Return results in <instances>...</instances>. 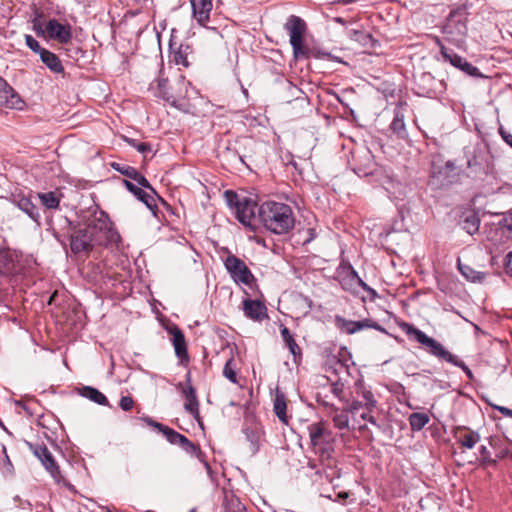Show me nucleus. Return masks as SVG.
Returning a JSON list of instances; mask_svg holds the SVG:
<instances>
[{"label":"nucleus","instance_id":"412c9836","mask_svg":"<svg viewBox=\"0 0 512 512\" xmlns=\"http://www.w3.org/2000/svg\"><path fill=\"white\" fill-rule=\"evenodd\" d=\"M14 204L23 211L31 220L36 223H40V213L37 206L32 202V200L25 195H15L13 199Z\"/></svg>","mask_w":512,"mask_h":512},{"label":"nucleus","instance_id":"4c0bfd02","mask_svg":"<svg viewBox=\"0 0 512 512\" xmlns=\"http://www.w3.org/2000/svg\"><path fill=\"white\" fill-rule=\"evenodd\" d=\"M348 412L346 410H344L343 412H341L340 414H336L334 417H333V423H334V426L340 430H343V429H346L348 428V425H349V418H348Z\"/></svg>","mask_w":512,"mask_h":512},{"label":"nucleus","instance_id":"ddd939ff","mask_svg":"<svg viewBox=\"0 0 512 512\" xmlns=\"http://www.w3.org/2000/svg\"><path fill=\"white\" fill-rule=\"evenodd\" d=\"M46 36L61 44H66L72 39V28L70 24H62L57 19H50L45 22Z\"/></svg>","mask_w":512,"mask_h":512},{"label":"nucleus","instance_id":"423d86ee","mask_svg":"<svg viewBox=\"0 0 512 512\" xmlns=\"http://www.w3.org/2000/svg\"><path fill=\"white\" fill-rule=\"evenodd\" d=\"M312 447L320 452L322 458H329L334 451L333 434L322 422L312 423L307 427Z\"/></svg>","mask_w":512,"mask_h":512},{"label":"nucleus","instance_id":"e433bc0d","mask_svg":"<svg viewBox=\"0 0 512 512\" xmlns=\"http://www.w3.org/2000/svg\"><path fill=\"white\" fill-rule=\"evenodd\" d=\"M220 155L228 161L238 160L241 163H244L243 157L238 153V151L228 145L223 151H221Z\"/></svg>","mask_w":512,"mask_h":512},{"label":"nucleus","instance_id":"f3484780","mask_svg":"<svg viewBox=\"0 0 512 512\" xmlns=\"http://www.w3.org/2000/svg\"><path fill=\"white\" fill-rule=\"evenodd\" d=\"M242 304L244 315L253 321L261 322L268 317L267 308L261 301L247 298L243 300Z\"/></svg>","mask_w":512,"mask_h":512},{"label":"nucleus","instance_id":"f03ea898","mask_svg":"<svg viewBox=\"0 0 512 512\" xmlns=\"http://www.w3.org/2000/svg\"><path fill=\"white\" fill-rule=\"evenodd\" d=\"M257 218L267 231L275 235L289 233L296 221L291 206L276 201L263 202L258 207Z\"/></svg>","mask_w":512,"mask_h":512},{"label":"nucleus","instance_id":"5701e85b","mask_svg":"<svg viewBox=\"0 0 512 512\" xmlns=\"http://www.w3.org/2000/svg\"><path fill=\"white\" fill-rule=\"evenodd\" d=\"M175 43L170 40V50L172 53L173 61L177 65H182L183 67H189L190 63L188 61V56L192 53V47L188 43H181L175 49Z\"/></svg>","mask_w":512,"mask_h":512},{"label":"nucleus","instance_id":"a211bd4d","mask_svg":"<svg viewBox=\"0 0 512 512\" xmlns=\"http://www.w3.org/2000/svg\"><path fill=\"white\" fill-rule=\"evenodd\" d=\"M453 434L457 443L467 449L474 448V446L480 441L479 433L466 426H457L454 429Z\"/></svg>","mask_w":512,"mask_h":512},{"label":"nucleus","instance_id":"c85d7f7f","mask_svg":"<svg viewBox=\"0 0 512 512\" xmlns=\"http://www.w3.org/2000/svg\"><path fill=\"white\" fill-rule=\"evenodd\" d=\"M390 130L393 134L396 135L398 139H406L408 136L406 125L404 122V114L400 110H396L394 113V118L389 126Z\"/></svg>","mask_w":512,"mask_h":512},{"label":"nucleus","instance_id":"bb28decb","mask_svg":"<svg viewBox=\"0 0 512 512\" xmlns=\"http://www.w3.org/2000/svg\"><path fill=\"white\" fill-rule=\"evenodd\" d=\"M457 267L462 276L473 283H482L487 275L485 272L477 271L471 266L461 263L459 259L457 262Z\"/></svg>","mask_w":512,"mask_h":512},{"label":"nucleus","instance_id":"6e6552de","mask_svg":"<svg viewBox=\"0 0 512 512\" xmlns=\"http://www.w3.org/2000/svg\"><path fill=\"white\" fill-rule=\"evenodd\" d=\"M224 266L231 278L236 283L252 287L256 279L245 262L233 254H229L224 260Z\"/></svg>","mask_w":512,"mask_h":512},{"label":"nucleus","instance_id":"20e7f679","mask_svg":"<svg viewBox=\"0 0 512 512\" xmlns=\"http://www.w3.org/2000/svg\"><path fill=\"white\" fill-rule=\"evenodd\" d=\"M141 420L144 421L148 426L161 432L170 444L180 446L186 453L201 460L203 453L200 447L191 442L185 435H182L174 429L155 421L149 416H143Z\"/></svg>","mask_w":512,"mask_h":512},{"label":"nucleus","instance_id":"69168bd1","mask_svg":"<svg viewBox=\"0 0 512 512\" xmlns=\"http://www.w3.org/2000/svg\"><path fill=\"white\" fill-rule=\"evenodd\" d=\"M165 83H167V80H162V81L160 82V85H164Z\"/></svg>","mask_w":512,"mask_h":512},{"label":"nucleus","instance_id":"e2e57ef3","mask_svg":"<svg viewBox=\"0 0 512 512\" xmlns=\"http://www.w3.org/2000/svg\"><path fill=\"white\" fill-rule=\"evenodd\" d=\"M335 21L338 22V23H343L344 22V20L342 18H340V17L336 18Z\"/></svg>","mask_w":512,"mask_h":512},{"label":"nucleus","instance_id":"de8ad7c7","mask_svg":"<svg viewBox=\"0 0 512 512\" xmlns=\"http://www.w3.org/2000/svg\"><path fill=\"white\" fill-rule=\"evenodd\" d=\"M479 453L481 455V458H482V461L484 463H491V462H494L492 459H491V454H490V451L488 450V448L484 445H482L480 448H479Z\"/></svg>","mask_w":512,"mask_h":512},{"label":"nucleus","instance_id":"680f3d73","mask_svg":"<svg viewBox=\"0 0 512 512\" xmlns=\"http://www.w3.org/2000/svg\"><path fill=\"white\" fill-rule=\"evenodd\" d=\"M370 412H371V411H368V412H364V413H362V414H361V418H362L363 420H366V421H367V418H369V416H371V415L369 414Z\"/></svg>","mask_w":512,"mask_h":512},{"label":"nucleus","instance_id":"c9c22d12","mask_svg":"<svg viewBox=\"0 0 512 512\" xmlns=\"http://www.w3.org/2000/svg\"><path fill=\"white\" fill-rule=\"evenodd\" d=\"M280 332H281L282 339L285 342V344L288 347L291 354L294 356L300 355L301 349L299 348L295 339L293 338L292 334L290 333V330L287 327L282 326Z\"/></svg>","mask_w":512,"mask_h":512},{"label":"nucleus","instance_id":"a19ab883","mask_svg":"<svg viewBox=\"0 0 512 512\" xmlns=\"http://www.w3.org/2000/svg\"><path fill=\"white\" fill-rule=\"evenodd\" d=\"M25 43L26 45L35 53L41 55L42 51L46 49L41 47L39 42L32 35H25Z\"/></svg>","mask_w":512,"mask_h":512},{"label":"nucleus","instance_id":"7c9ffc66","mask_svg":"<svg viewBox=\"0 0 512 512\" xmlns=\"http://www.w3.org/2000/svg\"><path fill=\"white\" fill-rule=\"evenodd\" d=\"M273 408H274V412H275L276 416L279 418V420L282 421L283 423H287L288 417H287V413H286V410H287L286 397L279 390H277L275 393Z\"/></svg>","mask_w":512,"mask_h":512},{"label":"nucleus","instance_id":"9d476101","mask_svg":"<svg viewBox=\"0 0 512 512\" xmlns=\"http://www.w3.org/2000/svg\"><path fill=\"white\" fill-rule=\"evenodd\" d=\"M335 325L340 331L348 335L355 334L364 329H375L377 331L387 334V330L378 322L374 321L371 318H364L362 320L353 321L347 320L346 318L340 315H336Z\"/></svg>","mask_w":512,"mask_h":512},{"label":"nucleus","instance_id":"b1692460","mask_svg":"<svg viewBox=\"0 0 512 512\" xmlns=\"http://www.w3.org/2000/svg\"><path fill=\"white\" fill-rule=\"evenodd\" d=\"M358 158L361 159L363 162L359 166L354 168V171L358 175L368 176L374 173L375 170V162H374V156L372 155L371 151L368 149L362 150Z\"/></svg>","mask_w":512,"mask_h":512},{"label":"nucleus","instance_id":"473e14b6","mask_svg":"<svg viewBox=\"0 0 512 512\" xmlns=\"http://www.w3.org/2000/svg\"><path fill=\"white\" fill-rule=\"evenodd\" d=\"M430 421L428 414L414 412L408 417V422L412 431L422 430Z\"/></svg>","mask_w":512,"mask_h":512},{"label":"nucleus","instance_id":"052dcab7","mask_svg":"<svg viewBox=\"0 0 512 512\" xmlns=\"http://www.w3.org/2000/svg\"><path fill=\"white\" fill-rule=\"evenodd\" d=\"M8 250L7 247H3L0 245V258L3 257V255L5 254V252Z\"/></svg>","mask_w":512,"mask_h":512},{"label":"nucleus","instance_id":"72a5a7b5","mask_svg":"<svg viewBox=\"0 0 512 512\" xmlns=\"http://www.w3.org/2000/svg\"><path fill=\"white\" fill-rule=\"evenodd\" d=\"M480 226V218L476 213L467 214L462 221V228L469 234L473 235L478 232Z\"/></svg>","mask_w":512,"mask_h":512},{"label":"nucleus","instance_id":"864d4df0","mask_svg":"<svg viewBox=\"0 0 512 512\" xmlns=\"http://www.w3.org/2000/svg\"><path fill=\"white\" fill-rule=\"evenodd\" d=\"M490 406L493 409L499 411L502 415H504L506 417H510V415H511L512 409H510V408H507V407H504V406L495 405V404H490Z\"/></svg>","mask_w":512,"mask_h":512},{"label":"nucleus","instance_id":"603ef678","mask_svg":"<svg viewBox=\"0 0 512 512\" xmlns=\"http://www.w3.org/2000/svg\"><path fill=\"white\" fill-rule=\"evenodd\" d=\"M352 280H354L356 282V285L359 286V287H362L365 291H368V288H371L370 286H368L360 277L359 275L357 274V272L352 269Z\"/></svg>","mask_w":512,"mask_h":512},{"label":"nucleus","instance_id":"a878e982","mask_svg":"<svg viewBox=\"0 0 512 512\" xmlns=\"http://www.w3.org/2000/svg\"><path fill=\"white\" fill-rule=\"evenodd\" d=\"M40 59L51 72L56 74L64 73L62 62L55 53L46 49L42 51Z\"/></svg>","mask_w":512,"mask_h":512},{"label":"nucleus","instance_id":"f257e3e1","mask_svg":"<svg viewBox=\"0 0 512 512\" xmlns=\"http://www.w3.org/2000/svg\"><path fill=\"white\" fill-rule=\"evenodd\" d=\"M91 219L85 228H73L70 234V249L73 254L89 253L95 245L116 244L120 235L114 229L108 214L97 205L90 208Z\"/></svg>","mask_w":512,"mask_h":512},{"label":"nucleus","instance_id":"338daca9","mask_svg":"<svg viewBox=\"0 0 512 512\" xmlns=\"http://www.w3.org/2000/svg\"><path fill=\"white\" fill-rule=\"evenodd\" d=\"M341 498H344V497H347V494L345 493L344 495H340Z\"/></svg>","mask_w":512,"mask_h":512},{"label":"nucleus","instance_id":"f8f14e48","mask_svg":"<svg viewBox=\"0 0 512 512\" xmlns=\"http://www.w3.org/2000/svg\"><path fill=\"white\" fill-rule=\"evenodd\" d=\"M186 381L188 383L187 386H184L183 383H178L177 385V389L181 391L183 397L186 400L184 403V409L193 416V418L199 423L200 426H202L199 413V401L196 395V390L191 385L190 373H187Z\"/></svg>","mask_w":512,"mask_h":512},{"label":"nucleus","instance_id":"49530a36","mask_svg":"<svg viewBox=\"0 0 512 512\" xmlns=\"http://www.w3.org/2000/svg\"><path fill=\"white\" fill-rule=\"evenodd\" d=\"M361 408H365L364 402L360 400H353L345 410L347 412L356 413Z\"/></svg>","mask_w":512,"mask_h":512},{"label":"nucleus","instance_id":"6e6d98bb","mask_svg":"<svg viewBox=\"0 0 512 512\" xmlns=\"http://www.w3.org/2000/svg\"><path fill=\"white\" fill-rule=\"evenodd\" d=\"M368 294L371 301L375 300L378 297V293L373 288H368Z\"/></svg>","mask_w":512,"mask_h":512},{"label":"nucleus","instance_id":"9b49d317","mask_svg":"<svg viewBox=\"0 0 512 512\" xmlns=\"http://www.w3.org/2000/svg\"><path fill=\"white\" fill-rule=\"evenodd\" d=\"M34 455L41 461L45 469L50 473L56 483H64V477L61 474L58 464L56 463L51 452L44 444L31 445Z\"/></svg>","mask_w":512,"mask_h":512},{"label":"nucleus","instance_id":"8fccbe9b","mask_svg":"<svg viewBox=\"0 0 512 512\" xmlns=\"http://www.w3.org/2000/svg\"><path fill=\"white\" fill-rule=\"evenodd\" d=\"M33 28L38 36H46L45 23H41L39 20L35 19L33 21Z\"/></svg>","mask_w":512,"mask_h":512},{"label":"nucleus","instance_id":"6ab92c4d","mask_svg":"<svg viewBox=\"0 0 512 512\" xmlns=\"http://www.w3.org/2000/svg\"><path fill=\"white\" fill-rule=\"evenodd\" d=\"M112 167L122 175L135 181L139 186L146 188L155 194V189L151 186L145 176L142 175L136 168L128 165H121L119 163H113Z\"/></svg>","mask_w":512,"mask_h":512},{"label":"nucleus","instance_id":"0e129e2a","mask_svg":"<svg viewBox=\"0 0 512 512\" xmlns=\"http://www.w3.org/2000/svg\"><path fill=\"white\" fill-rule=\"evenodd\" d=\"M136 3L141 4L144 3L146 0H134Z\"/></svg>","mask_w":512,"mask_h":512},{"label":"nucleus","instance_id":"4be33fe9","mask_svg":"<svg viewBox=\"0 0 512 512\" xmlns=\"http://www.w3.org/2000/svg\"><path fill=\"white\" fill-rule=\"evenodd\" d=\"M172 335V343L175 350V355L183 363L189 360L187 344L183 332L177 327H173L169 331Z\"/></svg>","mask_w":512,"mask_h":512},{"label":"nucleus","instance_id":"cd10ccee","mask_svg":"<svg viewBox=\"0 0 512 512\" xmlns=\"http://www.w3.org/2000/svg\"><path fill=\"white\" fill-rule=\"evenodd\" d=\"M348 36L351 40L358 42L363 47L373 48L378 43L372 34L364 30L351 29L348 31Z\"/></svg>","mask_w":512,"mask_h":512},{"label":"nucleus","instance_id":"79ce46f5","mask_svg":"<svg viewBox=\"0 0 512 512\" xmlns=\"http://www.w3.org/2000/svg\"><path fill=\"white\" fill-rule=\"evenodd\" d=\"M126 141L134 147L138 152L145 154L146 152L151 151V145L146 142H137L135 139L132 138H126Z\"/></svg>","mask_w":512,"mask_h":512},{"label":"nucleus","instance_id":"0eeeda50","mask_svg":"<svg viewBox=\"0 0 512 512\" xmlns=\"http://www.w3.org/2000/svg\"><path fill=\"white\" fill-rule=\"evenodd\" d=\"M458 176V171L453 161L443 162L434 160L431 167V184L442 188L452 184Z\"/></svg>","mask_w":512,"mask_h":512},{"label":"nucleus","instance_id":"2f4dec72","mask_svg":"<svg viewBox=\"0 0 512 512\" xmlns=\"http://www.w3.org/2000/svg\"><path fill=\"white\" fill-rule=\"evenodd\" d=\"M81 395L99 405H104V406L109 405L107 397L102 392H100L98 389H96L94 387L84 386L81 389Z\"/></svg>","mask_w":512,"mask_h":512},{"label":"nucleus","instance_id":"4d7b16f0","mask_svg":"<svg viewBox=\"0 0 512 512\" xmlns=\"http://www.w3.org/2000/svg\"><path fill=\"white\" fill-rule=\"evenodd\" d=\"M317 401L318 403L322 404L325 407H331L335 411L337 410V408H335L333 404H329L327 401L321 400L319 397L317 398Z\"/></svg>","mask_w":512,"mask_h":512},{"label":"nucleus","instance_id":"5fc2aeb1","mask_svg":"<svg viewBox=\"0 0 512 512\" xmlns=\"http://www.w3.org/2000/svg\"><path fill=\"white\" fill-rule=\"evenodd\" d=\"M505 267L507 272L512 276V251L509 252L506 256Z\"/></svg>","mask_w":512,"mask_h":512},{"label":"nucleus","instance_id":"c756f323","mask_svg":"<svg viewBox=\"0 0 512 512\" xmlns=\"http://www.w3.org/2000/svg\"><path fill=\"white\" fill-rule=\"evenodd\" d=\"M356 393L358 396L362 398L364 402V406L367 411H372L377 404V401L374 398L373 393L364 387V384L361 381L356 382Z\"/></svg>","mask_w":512,"mask_h":512},{"label":"nucleus","instance_id":"7ed1b4c3","mask_svg":"<svg viewBox=\"0 0 512 512\" xmlns=\"http://www.w3.org/2000/svg\"><path fill=\"white\" fill-rule=\"evenodd\" d=\"M401 329L409 338H412L421 344L431 356L437 358L440 361H444L461 368L470 380L474 379V375L471 369L462 360L458 359L456 355L448 351L436 339L428 336L422 330L418 329L410 323H403L401 325Z\"/></svg>","mask_w":512,"mask_h":512},{"label":"nucleus","instance_id":"dca6fc26","mask_svg":"<svg viewBox=\"0 0 512 512\" xmlns=\"http://www.w3.org/2000/svg\"><path fill=\"white\" fill-rule=\"evenodd\" d=\"M0 104L8 108H20L23 101L19 94L0 76Z\"/></svg>","mask_w":512,"mask_h":512},{"label":"nucleus","instance_id":"4468645a","mask_svg":"<svg viewBox=\"0 0 512 512\" xmlns=\"http://www.w3.org/2000/svg\"><path fill=\"white\" fill-rule=\"evenodd\" d=\"M125 187L129 192H131L138 200L143 202L147 208L153 213V215H157L158 207L156 203V197L159 198L158 194L155 192V194L150 191H144L141 186H137L131 181L123 180Z\"/></svg>","mask_w":512,"mask_h":512},{"label":"nucleus","instance_id":"39448f33","mask_svg":"<svg viewBox=\"0 0 512 512\" xmlns=\"http://www.w3.org/2000/svg\"><path fill=\"white\" fill-rule=\"evenodd\" d=\"M285 30L290 36V44L293 49V55L295 58H308L309 50L304 46V35L307 30L305 21L296 15H291L287 19Z\"/></svg>","mask_w":512,"mask_h":512},{"label":"nucleus","instance_id":"3c124183","mask_svg":"<svg viewBox=\"0 0 512 512\" xmlns=\"http://www.w3.org/2000/svg\"><path fill=\"white\" fill-rule=\"evenodd\" d=\"M499 225L503 231H507L512 233V217H505L500 222Z\"/></svg>","mask_w":512,"mask_h":512},{"label":"nucleus","instance_id":"2eb2a0df","mask_svg":"<svg viewBox=\"0 0 512 512\" xmlns=\"http://www.w3.org/2000/svg\"><path fill=\"white\" fill-rule=\"evenodd\" d=\"M258 207L254 200L249 197H242L240 206L235 211V216L244 226H251L252 221L256 219Z\"/></svg>","mask_w":512,"mask_h":512},{"label":"nucleus","instance_id":"a18cd8bd","mask_svg":"<svg viewBox=\"0 0 512 512\" xmlns=\"http://www.w3.org/2000/svg\"><path fill=\"white\" fill-rule=\"evenodd\" d=\"M119 406L124 411H130L134 406V400L131 396H122L119 401Z\"/></svg>","mask_w":512,"mask_h":512},{"label":"nucleus","instance_id":"bf43d9fd","mask_svg":"<svg viewBox=\"0 0 512 512\" xmlns=\"http://www.w3.org/2000/svg\"><path fill=\"white\" fill-rule=\"evenodd\" d=\"M309 233H310V236H309V238H307V239L305 240V242H304V243H309L310 241H312V240H313V238H314L313 230H312V229H309Z\"/></svg>","mask_w":512,"mask_h":512},{"label":"nucleus","instance_id":"58836bf2","mask_svg":"<svg viewBox=\"0 0 512 512\" xmlns=\"http://www.w3.org/2000/svg\"><path fill=\"white\" fill-rule=\"evenodd\" d=\"M223 375L230 380L232 383L236 384L237 381V374L233 367V359L230 358L226 361L224 368H223Z\"/></svg>","mask_w":512,"mask_h":512},{"label":"nucleus","instance_id":"1a4fd4ad","mask_svg":"<svg viewBox=\"0 0 512 512\" xmlns=\"http://www.w3.org/2000/svg\"><path fill=\"white\" fill-rule=\"evenodd\" d=\"M440 54L445 62H448L467 76L475 79L485 77L476 66L468 62L464 57L458 55L453 49L443 44H440Z\"/></svg>","mask_w":512,"mask_h":512},{"label":"nucleus","instance_id":"09e8293b","mask_svg":"<svg viewBox=\"0 0 512 512\" xmlns=\"http://www.w3.org/2000/svg\"><path fill=\"white\" fill-rule=\"evenodd\" d=\"M499 134L503 141L512 148V134L506 131L503 126L499 128Z\"/></svg>","mask_w":512,"mask_h":512},{"label":"nucleus","instance_id":"ea45409f","mask_svg":"<svg viewBox=\"0 0 512 512\" xmlns=\"http://www.w3.org/2000/svg\"><path fill=\"white\" fill-rule=\"evenodd\" d=\"M225 197L228 205L234 209V211L237 210V208L240 206L242 197H240L237 193L231 190H227L225 192Z\"/></svg>","mask_w":512,"mask_h":512},{"label":"nucleus","instance_id":"aec40b11","mask_svg":"<svg viewBox=\"0 0 512 512\" xmlns=\"http://www.w3.org/2000/svg\"><path fill=\"white\" fill-rule=\"evenodd\" d=\"M193 17L197 20V22L206 26V23L209 21L210 12L212 10V1L211 0H190Z\"/></svg>","mask_w":512,"mask_h":512},{"label":"nucleus","instance_id":"13d9d810","mask_svg":"<svg viewBox=\"0 0 512 512\" xmlns=\"http://www.w3.org/2000/svg\"><path fill=\"white\" fill-rule=\"evenodd\" d=\"M367 421L369 423H371L372 425L376 426V427H380V425L377 423L376 419L374 416H369V418H367Z\"/></svg>","mask_w":512,"mask_h":512},{"label":"nucleus","instance_id":"393cba45","mask_svg":"<svg viewBox=\"0 0 512 512\" xmlns=\"http://www.w3.org/2000/svg\"><path fill=\"white\" fill-rule=\"evenodd\" d=\"M18 255L8 248L3 257L0 258V275L8 276L16 271Z\"/></svg>","mask_w":512,"mask_h":512},{"label":"nucleus","instance_id":"f704fd0d","mask_svg":"<svg viewBox=\"0 0 512 512\" xmlns=\"http://www.w3.org/2000/svg\"><path fill=\"white\" fill-rule=\"evenodd\" d=\"M37 196L41 201L42 205L45 206L47 209H56L59 207L60 198L58 197L56 192L49 191L45 193H38Z\"/></svg>","mask_w":512,"mask_h":512},{"label":"nucleus","instance_id":"c03bdc74","mask_svg":"<svg viewBox=\"0 0 512 512\" xmlns=\"http://www.w3.org/2000/svg\"><path fill=\"white\" fill-rule=\"evenodd\" d=\"M331 391L341 401H347V399L344 396V384L342 382L337 381L332 383Z\"/></svg>","mask_w":512,"mask_h":512},{"label":"nucleus","instance_id":"37998d69","mask_svg":"<svg viewBox=\"0 0 512 512\" xmlns=\"http://www.w3.org/2000/svg\"><path fill=\"white\" fill-rule=\"evenodd\" d=\"M351 278H352V270L348 273L347 276L343 277L340 280V284L344 290L353 291L357 287L356 282L354 280H352Z\"/></svg>","mask_w":512,"mask_h":512}]
</instances>
